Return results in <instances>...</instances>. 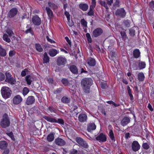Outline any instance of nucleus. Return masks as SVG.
<instances>
[{
  "instance_id": "nucleus-1",
  "label": "nucleus",
  "mask_w": 154,
  "mask_h": 154,
  "mask_svg": "<svg viewBox=\"0 0 154 154\" xmlns=\"http://www.w3.org/2000/svg\"><path fill=\"white\" fill-rule=\"evenodd\" d=\"M93 84V81L91 78H85L81 81V84L83 91L86 94L90 92L91 87Z\"/></svg>"
},
{
  "instance_id": "nucleus-2",
  "label": "nucleus",
  "mask_w": 154,
  "mask_h": 154,
  "mask_svg": "<svg viewBox=\"0 0 154 154\" xmlns=\"http://www.w3.org/2000/svg\"><path fill=\"white\" fill-rule=\"evenodd\" d=\"M43 118L48 122L51 123H57L61 125H64V122L62 119L59 118L57 119L55 118L46 116H44Z\"/></svg>"
},
{
  "instance_id": "nucleus-3",
  "label": "nucleus",
  "mask_w": 154,
  "mask_h": 154,
  "mask_svg": "<svg viewBox=\"0 0 154 154\" xmlns=\"http://www.w3.org/2000/svg\"><path fill=\"white\" fill-rule=\"evenodd\" d=\"M10 125V121L8 115L5 114L0 122V125L3 128H5L8 127Z\"/></svg>"
},
{
  "instance_id": "nucleus-4",
  "label": "nucleus",
  "mask_w": 154,
  "mask_h": 154,
  "mask_svg": "<svg viewBox=\"0 0 154 154\" xmlns=\"http://www.w3.org/2000/svg\"><path fill=\"white\" fill-rule=\"evenodd\" d=\"M1 93L4 98H7L11 96V91L9 87L4 86L2 88Z\"/></svg>"
},
{
  "instance_id": "nucleus-5",
  "label": "nucleus",
  "mask_w": 154,
  "mask_h": 154,
  "mask_svg": "<svg viewBox=\"0 0 154 154\" xmlns=\"http://www.w3.org/2000/svg\"><path fill=\"white\" fill-rule=\"evenodd\" d=\"M6 76V79L5 81L6 82L10 84L11 85H14L16 83V80L13 77L11 74L7 71L5 73Z\"/></svg>"
},
{
  "instance_id": "nucleus-6",
  "label": "nucleus",
  "mask_w": 154,
  "mask_h": 154,
  "mask_svg": "<svg viewBox=\"0 0 154 154\" xmlns=\"http://www.w3.org/2000/svg\"><path fill=\"white\" fill-rule=\"evenodd\" d=\"M56 62L58 66H65L67 62V60L65 57L60 56L57 57Z\"/></svg>"
},
{
  "instance_id": "nucleus-7",
  "label": "nucleus",
  "mask_w": 154,
  "mask_h": 154,
  "mask_svg": "<svg viewBox=\"0 0 154 154\" xmlns=\"http://www.w3.org/2000/svg\"><path fill=\"white\" fill-rule=\"evenodd\" d=\"M103 32V29L99 27L96 28L92 32V36L93 38H97L100 36Z\"/></svg>"
},
{
  "instance_id": "nucleus-8",
  "label": "nucleus",
  "mask_w": 154,
  "mask_h": 154,
  "mask_svg": "<svg viewBox=\"0 0 154 154\" xmlns=\"http://www.w3.org/2000/svg\"><path fill=\"white\" fill-rule=\"evenodd\" d=\"M126 12L123 8L118 9L116 11L115 14L117 16H119L121 18H125L126 15Z\"/></svg>"
},
{
  "instance_id": "nucleus-9",
  "label": "nucleus",
  "mask_w": 154,
  "mask_h": 154,
  "mask_svg": "<svg viewBox=\"0 0 154 154\" xmlns=\"http://www.w3.org/2000/svg\"><path fill=\"white\" fill-rule=\"evenodd\" d=\"M32 21L33 24L36 26H39L41 24V20L37 15L33 16L32 18Z\"/></svg>"
},
{
  "instance_id": "nucleus-10",
  "label": "nucleus",
  "mask_w": 154,
  "mask_h": 154,
  "mask_svg": "<svg viewBox=\"0 0 154 154\" xmlns=\"http://www.w3.org/2000/svg\"><path fill=\"white\" fill-rule=\"evenodd\" d=\"M18 12V10L17 8H12L8 12L7 17L10 18H12L17 14Z\"/></svg>"
},
{
  "instance_id": "nucleus-11",
  "label": "nucleus",
  "mask_w": 154,
  "mask_h": 154,
  "mask_svg": "<svg viewBox=\"0 0 154 154\" xmlns=\"http://www.w3.org/2000/svg\"><path fill=\"white\" fill-rule=\"evenodd\" d=\"M95 139L100 143H103L106 141L107 138L105 134L103 133H101L96 137Z\"/></svg>"
},
{
  "instance_id": "nucleus-12",
  "label": "nucleus",
  "mask_w": 154,
  "mask_h": 154,
  "mask_svg": "<svg viewBox=\"0 0 154 154\" xmlns=\"http://www.w3.org/2000/svg\"><path fill=\"white\" fill-rule=\"evenodd\" d=\"M21 97L19 95L15 96L13 99V102L15 105L19 104L22 101Z\"/></svg>"
},
{
  "instance_id": "nucleus-13",
  "label": "nucleus",
  "mask_w": 154,
  "mask_h": 154,
  "mask_svg": "<svg viewBox=\"0 0 154 154\" xmlns=\"http://www.w3.org/2000/svg\"><path fill=\"white\" fill-rule=\"evenodd\" d=\"M87 115L83 113H80L78 117L79 121L80 122L82 123L87 122Z\"/></svg>"
},
{
  "instance_id": "nucleus-14",
  "label": "nucleus",
  "mask_w": 154,
  "mask_h": 154,
  "mask_svg": "<svg viewBox=\"0 0 154 154\" xmlns=\"http://www.w3.org/2000/svg\"><path fill=\"white\" fill-rule=\"evenodd\" d=\"M131 147L133 150L136 152L140 149V146L137 141H134L132 143Z\"/></svg>"
},
{
  "instance_id": "nucleus-15",
  "label": "nucleus",
  "mask_w": 154,
  "mask_h": 154,
  "mask_svg": "<svg viewBox=\"0 0 154 154\" xmlns=\"http://www.w3.org/2000/svg\"><path fill=\"white\" fill-rule=\"evenodd\" d=\"M107 3L105 1H100V5L104 7L106 9H109L107 4L109 5H111L112 3L113 2V0H106Z\"/></svg>"
},
{
  "instance_id": "nucleus-16",
  "label": "nucleus",
  "mask_w": 154,
  "mask_h": 154,
  "mask_svg": "<svg viewBox=\"0 0 154 154\" xmlns=\"http://www.w3.org/2000/svg\"><path fill=\"white\" fill-rule=\"evenodd\" d=\"M54 141L55 144L59 146H63L66 144L65 141L60 137H58Z\"/></svg>"
},
{
  "instance_id": "nucleus-17",
  "label": "nucleus",
  "mask_w": 154,
  "mask_h": 154,
  "mask_svg": "<svg viewBox=\"0 0 154 154\" xmlns=\"http://www.w3.org/2000/svg\"><path fill=\"white\" fill-rule=\"evenodd\" d=\"M96 126L94 123H89L87 125V130L89 132H91L92 131L96 129Z\"/></svg>"
},
{
  "instance_id": "nucleus-18",
  "label": "nucleus",
  "mask_w": 154,
  "mask_h": 154,
  "mask_svg": "<svg viewBox=\"0 0 154 154\" xmlns=\"http://www.w3.org/2000/svg\"><path fill=\"white\" fill-rule=\"evenodd\" d=\"M69 69L70 71L73 74L77 75L78 73V69L77 66L74 65L70 66Z\"/></svg>"
},
{
  "instance_id": "nucleus-19",
  "label": "nucleus",
  "mask_w": 154,
  "mask_h": 154,
  "mask_svg": "<svg viewBox=\"0 0 154 154\" xmlns=\"http://www.w3.org/2000/svg\"><path fill=\"white\" fill-rule=\"evenodd\" d=\"M87 63L90 66L93 67L96 65V61L94 58L90 57L88 58Z\"/></svg>"
},
{
  "instance_id": "nucleus-20",
  "label": "nucleus",
  "mask_w": 154,
  "mask_h": 154,
  "mask_svg": "<svg viewBox=\"0 0 154 154\" xmlns=\"http://www.w3.org/2000/svg\"><path fill=\"white\" fill-rule=\"evenodd\" d=\"M130 122V118L128 117H125L123 118L121 122V125L124 127L127 125Z\"/></svg>"
},
{
  "instance_id": "nucleus-21",
  "label": "nucleus",
  "mask_w": 154,
  "mask_h": 154,
  "mask_svg": "<svg viewBox=\"0 0 154 154\" xmlns=\"http://www.w3.org/2000/svg\"><path fill=\"white\" fill-rule=\"evenodd\" d=\"M59 52L58 50L53 48L49 50L48 54L50 57H53L56 56Z\"/></svg>"
},
{
  "instance_id": "nucleus-22",
  "label": "nucleus",
  "mask_w": 154,
  "mask_h": 154,
  "mask_svg": "<svg viewBox=\"0 0 154 154\" xmlns=\"http://www.w3.org/2000/svg\"><path fill=\"white\" fill-rule=\"evenodd\" d=\"M35 101V99L34 96H29L27 98L26 103L27 105H29L32 104Z\"/></svg>"
},
{
  "instance_id": "nucleus-23",
  "label": "nucleus",
  "mask_w": 154,
  "mask_h": 154,
  "mask_svg": "<svg viewBox=\"0 0 154 154\" xmlns=\"http://www.w3.org/2000/svg\"><path fill=\"white\" fill-rule=\"evenodd\" d=\"M79 8L83 11H87L88 8V5L86 3H80L79 5Z\"/></svg>"
},
{
  "instance_id": "nucleus-24",
  "label": "nucleus",
  "mask_w": 154,
  "mask_h": 154,
  "mask_svg": "<svg viewBox=\"0 0 154 154\" xmlns=\"http://www.w3.org/2000/svg\"><path fill=\"white\" fill-rule=\"evenodd\" d=\"M55 134L54 132H51L49 134L47 137V141L49 142L53 141L54 139Z\"/></svg>"
},
{
  "instance_id": "nucleus-25",
  "label": "nucleus",
  "mask_w": 154,
  "mask_h": 154,
  "mask_svg": "<svg viewBox=\"0 0 154 154\" xmlns=\"http://www.w3.org/2000/svg\"><path fill=\"white\" fill-rule=\"evenodd\" d=\"M7 54L6 50L0 45V56L2 57H5Z\"/></svg>"
},
{
  "instance_id": "nucleus-26",
  "label": "nucleus",
  "mask_w": 154,
  "mask_h": 154,
  "mask_svg": "<svg viewBox=\"0 0 154 154\" xmlns=\"http://www.w3.org/2000/svg\"><path fill=\"white\" fill-rule=\"evenodd\" d=\"M50 58L47 54V53L45 52L43 54V63H48L49 61Z\"/></svg>"
},
{
  "instance_id": "nucleus-27",
  "label": "nucleus",
  "mask_w": 154,
  "mask_h": 154,
  "mask_svg": "<svg viewBox=\"0 0 154 154\" xmlns=\"http://www.w3.org/2000/svg\"><path fill=\"white\" fill-rule=\"evenodd\" d=\"M140 54V52L138 49H135L133 51V57L137 59L139 57Z\"/></svg>"
},
{
  "instance_id": "nucleus-28",
  "label": "nucleus",
  "mask_w": 154,
  "mask_h": 154,
  "mask_svg": "<svg viewBox=\"0 0 154 154\" xmlns=\"http://www.w3.org/2000/svg\"><path fill=\"white\" fill-rule=\"evenodd\" d=\"M8 146L7 142L5 141H0V149H5Z\"/></svg>"
},
{
  "instance_id": "nucleus-29",
  "label": "nucleus",
  "mask_w": 154,
  "mask_h": 154,
  "mask_svg": "<svg viewBox=\"0 0 154 154\" xmlns=\"http://www.w3.org/2000/svg\"><path fill=\"white\" fill-rule=\"evenodd\" d=\"M137 79L139 82H142L144 80L145 76L143 72H139L138 73Z\"/></svg>"
},
{
  "instance_id": "nucleus-30",
  "label": "nucleus",
  "mask_w": 154,
  "mask_h": 154,
  "mask_svg": "<svg viewBox=\"0 0 154 154\" xmlns=\"http://www.w3.org/2000/svg\"><path fill=\"white\" fill-rule=\"evenodd\" d=\"M45 10L47 11L48 17L50 18H52L53 16V13L52 11L48 7L46 8Z\"/></svg>"
},
{
  "instance_id": "nucleus-31",
  "label": "nucleus",
  "mask_w": 154,
  "mask_h": 154,
  "mask_svg": "<svg viewBox=\"0 0 154 154\" xmlns=\"http://www.w3.org/2000/svg\"><path fill=\"white\" fill-rule=\"evenodd\" d=\"M61 101L64 103H68L70 102V98L66 96H63L61 99Z\"/></svg>"
},
{
  "instance_id": "nucleus-32",
  "label": "nucleus",
  "mask_w": 154,
  "mask_h": 154,
  "mask_svg": "<svg viewBox=\"0 0 154 154\" xmlns=\"http://www.w3.org/2000/svg\"><path fill=\"white\" fill-rule=\"evenodd\" d=\"M36 50L38 51L41 52L43 51V49L41 45L39 43H36L35 44Z\"/></svg>"
},
{
  "instance_id": "nucleus-33",
  "label": "nucleus",
  "mask_w": 154,
  "mask_h": 154,
  "mask_svg": "<svg viewBox=\"0 0 154 154\" xmlns=\"http://www.w3.org/2000/svg\"><path fill=\"white\" fill-rule=\"evenodd\" d=\"M138 67L140 69H142L146 67V64L144 62L140 61L138 63Z\"/></svg>"
},
{
  "instance_id": "nucleus-34",
  "label": "nucleus",
  "mask_w": 154,
  "mask_h": 154,
  "mask_svg": "<svg viewBox=\"0 0 154 154\" xmlns=\"http://www.w3.org/2000/svg\"><path fill=\"white\" fill-rule=\"evenodd\" d=\"M109 136L112 141L115 142V141L114 134L112 129H110V130L109 133Z\"/></svg>"
},
{
  "instance_id": "nucleus-35",
  "label": "nucleus",
  "mask_w": 154,
  "mask_h": 154,
  "mask_svg": "<svg viewBox=\"0 0 154 154\" xmlns=\"http://www.w3.org/2000/svg\"><path fill=\"white\" fill-rule=\"evenodd\" d=\"M95 7L90 6L89 11L87 13V15L89 16H93L94 14V9Z\"/></svg>"
},
{
  "instance_id": "nucleus-36",
  "label": "nucleus",
  "mask_w": 154,
  "mask_h": 154,
  "mask_svg": "<svg viewBox=\"0 0 154 154\" xmlns=\"http://www.w3.org/2000/svg\"><path fill=\"white\" fill-rule=\"evenodd\" d=\"M83 152V150H82L81 151H78L77 149H73L70 151V154H80L79 153V152H81L82 153Z\"/></svg>"
},
{
  "instance_id": "nucleus-37",
  "label": "nucleus",
  "mask_w": 154,
  "mask_h": 154,
  "mask_svg": "<svg viewBox=\"0 0 154 154\" xmlns=\"http://www.w3.org/2000/svg\"><path fill=\"white\" fill-rule=\"evenodd\" d=\"M31 77L29 75H27L26 77V81L27 84L30 85L32 81L31 80Z\"/></svg>"
},
{
  "instance_id": "nucleus-38",
  "label": "nucleus",
  "mask_w": 154,
  "mask_h": 154,
  "mask_svg": "<svg viewBox=\"0 0 154 154\" xmlns=\"http://www.w3.org/2000/svg\"><path fill=\"white\" fill-rule=\"evenodd\" d=\"M61 82L65 86H68L69 84L68 80L66 78H63L61 80Z\"/></svg>"
},
{
  "instance_id": "nucleus-39",
  "label": "nucleus",
  "mask_w": 154,
  "mask_h": 154,
  "mask_svg": "<svg viewBox=\"0 0 154 154\" xmlns=\"http://www.w3.org/2000/svg\"><path fill=\"white\" fill-rule=\"evenodd\" d=\"M3 39L4 41L8 43H9L11 42L10 38H8V35L6 34H4L3 35Z\"/></svg>"
},
{
  "instance_id": "nucleus-40",
  "label": "nucleus",
  "mask_w": 154,
  "mask_h": 154,
  "mask_svg": "<svg viewBox=\"0 0 154 154\" xmlns=\"http://www.w3.org/2000/svg\"><path fill=\"white\" fill-rule=\"evenodd\" d=\"M85 149H87L89 147V145L87 142L84 140L79 145Z\"/></svg>"
},
{
  "instance_id": "nucleus-41",
  "label": "nucleus",
  "mask_w": 154,
  "mask_h": 154,
  "mask_svg": "<svg viewBox=\"0 0 154 154\" xmlns=\"http://www.w3.org/2000/svg\"><path fill=\"white\" fill-rule=\"evenodd\" d=\"M63 90V88L61 87L57 88L56 90L54 91V94H59L62 92Z\"/></svg>"
},
{
  "instance_id": "nucleus-42",
  "label": "nucleus",
  "mask_w": 154,
  "mask_h": 154,
  "mask_svg": "<svg viewBox=\"0 0 154 154\" xmlns=\"http://www.w3.org/2000/svg\"><path fill=\"white\" fill-rule=\"evenodd\" d=\"M24 33L26 34L30 33L32 35H34L33 31L31 27H29V28L25 30Z\"/></svg>"
},
{
  "instance_id": "nucleus-43",
  "label": "nucleus",
  "mask_w": 154,
  "mask_h": 154,
  "mask_svg": "<svg viewBox=\"0 0 154 154\" xmlns=\"http://www.w3.org/2000/svg\"><path fill=\"white\" fill-rule=\"evenodd\" d=\"M29 90L26 87H24L22 91V94L23 95L25 96L29 92Z\"/></svg>"
},
{
  "instance_id": "nucleus-44",
  "label": "nucleus",
  "mask_w": 154,
  "mask_h": 154,
  "mask_svg": "<svg viewBox=\"0 0 154 154\" xmlns=\"http://www.w3.org/2000/svg\"><path fill=\"white\" fill-rule=\"evenodd\" d=\"M84 140L81 137H77L75 138V140L77 143L80 145Z\"/></svg>"
},
{
  "instance_id": "nucleus-45",
  "label": "nucleus",
  "mask_w": 154,
  "mask_h": 154,
  "mask_svg": "<svg viewBox=\"0 0 154 154\" xmlns=\"http://www.w3.org/2000/svg\"><path fill=\"white\" fill-rule=\"evenodd\" d=\"M120 34L122 36V38L123 40H125L128 38L126 33L124 31H121L120 32Z\"/></svg>"
},
{
  "instance_id": "nucleus-46",
  "label": "nucleus",
  "mask_w": 154,
  "mask_h": 154,
  "mask_svg": "<svg viewBox=\"0 0 154 154\" xmlns=\"http://www.w3.org/2000/svg\"><path fill=\"white\" fill-rule=\"evenodd\" d=\"M86 36L88 43H91L92 40L90 34L88 33H87L86 34Z\"/></svg>"
},
{
  "instance_id": "nucleus-47",
  "label": "nucleus",
  "mask_w": 154,
  "mask_h": 154,
  "mask_svg": "<svg viewBox=\"0 0 154 154\" xmlns=\"http://www.w3.org/2000/svg\"><path fill=\"white\" fill-rule=\"evenodd\" d=\"M81 24L83 27H86L87 26V22L84 19H82L80 21Z\"/></svg>"
},
{
  "instance_id": "nucleus-48",
  "label": "nucleus",
  "mask_w": 154,
  "mask_h": 154,
  "mask_svg": "<svg viewBox=\"0 0 154 154\" xmlns=\"http://www.w3.org/2000/svg\"><path fill=\"white\" fill-rule=\"evenodd\" d=\"M48 5L49 7H51L52 8L54 9L56 8H57V5H56L55 4L52 3L50 2H48Z\"/></svg>"
},
{
  "instance_id": "nucleus-49",
  "label": "nucleus",
  "mask_w": 154,
  "mask_h": 154,
  "mask_svg": "<svg viewBox=\"0 0 154 154\" xmlns=\"http://www.w3.org/2000/svg\"><path fill=\"white\" fill-rule=\"evenodd\" d=\"M107 103L109 104H112L115 107L119 106H120L119 104H118L115 103L114 102H113L112 100H109L106 101V102Z\"/></svg>"
},
{
  "instance_id": "nucleus-50",
  "label": "nucleus",
  "mask_w": 154,
  "mask_h": 154,
  "mask_svg": "<svg viewBox=\"0 0 154 154\" xmlns=\"http://www.w3.org/2000/svg\"><path fill=\"white\" fill-rule=\"evenodd\" d=\"M48 109L51 113H56V109L53 107L52 106H50L48 108Z\"/></svg>"
},
{
  "instance_id": "nucleus-51",
  "label": "nucleus",
  "mask_w": 154,
  "mask_h": 154,
  "mask_svg": "<svg viewBox=\"0 0 154 154\" xmlns=\"http://www.w3.org/2000/svg\"><path fill=\"white\" fill-rule=\"evenodd\" d=\"M110 55L112 58H116L117 55L116 53L113 51H111L110 52Z\"/></svg>"
},
{
  "instance_id": "nucleus-52",
  "label": "nucleus",
  "mask_w": 154,
  "mask_h": 154,
  "mask_svg": "<svg viewBox=\"0 0 154 154\" xmlns=\"http://www.w3.org/2000/svg\"><path fill=\"white\" fill-rule=\"evenodd\" d=\"M124 25L127 27H129L130 26V20H127L124 21Z\"/></svg>"
},
{
  "instance_id": "nucleus-53",
  "label": "nucleus",
  "mask_w": 154,
  "mask_h": 154,
  "mask_svg": "<svg viewBox=\"0 0 154 154\" xmlns=\"http://www.w3.org/2000/svg\"><path fill=\"white\" fill-rule=\"evenodd\" d=\"M142 146L144 149L146 150L148 149L149 147V145L147 143H143L142 144Z\"/></svg>"
},
{
  "instance_id": "nucleus-54",
  "label": "nucleus",
  "mask_w": 154,
  "mask_h": 154,
  "mask_svg": "<svg viewBox=\"0 0 154 154\" xmlns=\"http://www.w3.org/2000/svg\"><path fill=\"white\" fill-rule=\"evenodd\" d=\"M5 79V75L2 72H0V82Z\"/></svg>"
},
{
  "instance_id": "nucleus-55",
  "label": "nucleus",
  "mask_w": 154,
  "mask_h": 154,
  "mask_svg": "<svg viewBox=\"0 0 154 154\" xmlns=\"http://www.w3.org/2000/svg\"><path fill=\"white\" fill-rule=\"evenodd\" d=\"M129 32H130V35L132 36H134L135 35V31L134 28H131L129 30Z\"/></svg>"
},
{
  "instance_id": "nucleus-56",
  "label": "nucleus",
  "mask_w": 154,
  "mask_h": 154,
  "mask_svg": "<svg viewBox=\"0 0 154 154\" xmlns=\"http://www.w3.org/2000/svg\"><path fill=\"white\" fill-rule=\"evenodd\" d=\"M113 6L115 7H119L120 6L119 0H116V1L113 4Z\"/></svg>"
},
{
  "instance_id": "nucleus-57",
  "label": "nucleus",
  "mask_w": 154,
  "mask_h": 154,
  "mask_svg": "<svg viewBox=\"0 0 154 154\" xmlns=\"http://www.w3.org/2000/svg\"><path fill=\"white\" fill-rule=\"evenodd\" d=\"M64 14L66 16L68 21H69L70 20V15L69 12L65 11L64 12Z\"/></svg>"
},
{
  "instance_id": "nucleus-58",
  "label": "nucleus",
  "mask_w": 154,
  "mask_h": 154,
  "mask_svg": "<svg viewBox=\"0 0 154 154\" xmlns=\"http://www.w3.org/2000/svg\"><path fill=\"white\" fill-rule=\"evenodd\" d=\"M6 32L9 35V36L11 37L14 34L12 30L11 29H8L6 31Z\"/></svg>"
},
{
  "instance_id": "nucleus-59",
  "label": "nucleus",
  "mask_w": 154,
  "mask_h": 154,
  "mask_svg": "<svg viewBox=\"0 0 154 154\" xmlns=\"http://www.w3.org/2000/svg\"><path fill=\"white\" fill-rule=\"evenodd\" d=\"M28 70L27 69H25L24 70H23L21 72V75L22 77L25 76L26 75V72H27Z\"/></svg>"
},
{
  "instance_id": "nucleus-60",
  "label": "nucleus",
  "mask_w": 154,
  "mask_h": 154,
  "mask_svg": "<svg viewBox=\"0 0 154 154\" xmlns=\"http://www.w3.org/2000/svg\"><path fill=\"white\" fill-rule=\"evenodd\" d=\"M46 38L47 41L51 43H55V41L50 38L48 36H46Z\"/></svg>"
},
{
  "instance_id": "nucleus-61",
  "label": "nucleus",
  "mask_w": 154,
  "mask_h": 154,
  "mask_svg": "<svg viewBox=\"0 0 154 154\" xmlns=\"http://www.w3.org/2000/svg\"><path fill=\"white\" fill-rule=\"evenodd\" d=\"M16 52L14 50L10 51L9 53V55L10 57H12L15 54Z\"/></svg>"
},
{
  "instance_id": "nucleus-62",
  "label": "nucleus",
  "mask_w": 154,
  "mask_h": 154,
  "mask_svg": "<svg viewBox=\"0 0 154 154\" xmlns=\"http://www.w3.org/2000/svg\"><path fill=\"white\" fill-rule=\"evenodd\" d=\"M101 88L104 89H106L107 87V84L106 83L104 82H102L100 84Z\"/></svg>"
},
{
  "instance_id": "nucleus-63",
  "label": "nucleus",
  "mask_w": 154,
  "mask_h": 154,
  "mask_svg": "<svg viewBox=\"0 0 154 154\" xmlns=\"http://www.w3.org/2000/svg\"><path fill=\"white\" fill-rule=\"evenodd\" d=\"M145 131L146 133V139H148L150 137V133L146 129Z\"/></svg>"
},
{
  "instance_id": "nucleus-64",
  "label": "nucleus",
  "mask_w": 154,
  "mask_h": 154,
  "mask_svg": "<svg viewBox=\"0 0 154 154\" xmlns=\"http://www.w3.org/2000/svg\"><path fill=\"white\" fill-rule=\"evenodd\" d=\"M149 6L151 8H154V1H152L149 3Z\"/></svg>"
}]
</instances>
